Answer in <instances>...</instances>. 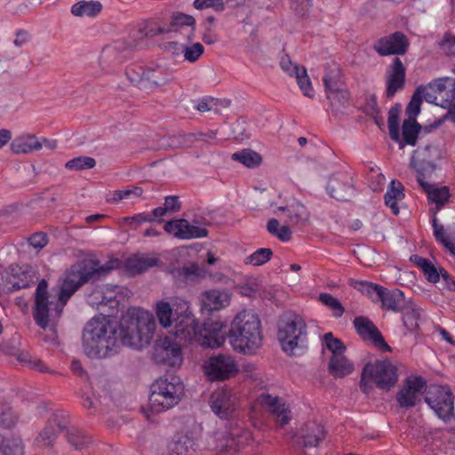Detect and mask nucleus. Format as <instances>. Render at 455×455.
Segmentation results:
<instances>
[{"label":"nucleus","instance_id":"20e7f679","mask_svg":"<svg viewBox=\"0 0 455 455\" xmlns=\"http://www.w3.org/2000/svg\"><path fill=\"white\" fill-rule=\"evenodd\" d=\"M221 333L228 338L233 349L243 355H253L262 345L261 322L257 315L250 311L239 312L231 322L228 332Z\"/></svg>","mask_w":455,"mask_h":455},{"label":"nucleus","instance_id":"c03bdc74","mask_svg":"<svg viewBox=\"0 0 455 455\" xmlns=\"http://www.w3.org/2000/svg\"><path fill=\"white\" fill-rule=\"evenodd\" d=\"M156 315L159 323L164 328L172 325L174 317V307L172 308L169 302L158 301L156 305Z\"/></svg>","mask_w":455,"mask_h":455},{"label":"nucleus","instance_id":"37998d69","mask_svg":"<svg viewBox=\"0 0 455 455\" xmlns=\"http://www.w3.org/2000/svg\"><path fill=\"white\" fill-rule=\"evenodd\" d=\"M170 45L172 46L175 50L181 49L182 52L184 53L185 60H188L191 63L196 62L204 54V47L200 43H196L190 46H188L180 44L177 42H171Z\"/></svg>","mask_w":455,"mask_h":455},{"label":"nucleus","instance_id":"49530a36","mask_svg":"<svg viewBox=\"0 0 455 455\" xmlns=\"http://www.w3.org/2000/svg\"><path fill=\"white\" fill-rule=\"evenodd\" d=\"M401 112V105L395 103L388 111L387 125L389 130V136L392 140H400V126H399V115Z\"/></svg>","mask_w":455,"mask_h":455},{"label":"nucleus","instance_id":"9d476101","mask_svg":"<svg viewBox=\"0 0 455 455\" xmlns=\"http://www.w3.org/2000/svg\"><path fill=\"white\" fill-rule=\"evenodd\" d=\"M203 371L211 382L225 381L235 377L239 371V367L231 355L219 353L204 361Z\"/></svg>","mask_w":455,"mask_h":455},{"label":"nucleus","instance_id":"5701e85b","mask_svg":"<svg viewBox=\"0 0 455 455\" xmlns=\"http://www.w3.org/2000/svg\"><path fill=\"white\" fill-rule=\"evenodd\" d=\"M230 297L227 291L220 290L205 291L201 295V311L203 314L219 311L229 305Z\"/></svg>","mask_w":455,"mask_h":455},{"label":"nucleus","instance_id":"a19ab883","mask_svg":"<svg viewBox=\"0 0 455 455\" xmlns=\"http://www.w3.org/2000/svg\"><path fill=\"white\" fill-rule=\"evenodd\" d=\"M231 159L239 162L248 168L259 166L262 162L261 156L251 148H244L235 152L231 156Z\"/></svg>","mask_w":455,"mask_h":455},{"label":"nucleus","instance_id":"f03ea898","mask_svg":"<svg viewBox=\"0 0 455 455\" xmlns=\"http://www.w3.org/2000/svg\"><path fill=\"white\" fill-rule=\"evenodd\" d=\"M118 264L117 259H112L104 265H101L98 259L82 260L72 265L65 273L56 300L50 299L48 282L42 279L36 289L32 307L36 324L44 331L49 329L55 332L64 307L70 298L83 285L100 280Z\"/></svg>","mask_w":455,"mask_h":455},{"label":"nucleus","instance_id":"ddd939ff","mask_svg":"<svg viewBox=\"0 0 455 455\" xmlns=\"http://www.w3.org/2000/svg\"><path fill=\"white\" fill-rule=\"evenodd\" d=\"M326 191L338 201H349L355 195L353 175L346 171L332 174L329 178Z\"/></svg>","mask_w":455,"mask_h":455},{"label":"nucleus","instance_id":"6e6d98bb","mask_svg":"<svg viewBox=\"0 0 455 455\" xmlns=\"http://www.w3.org/2000/svg\"><path fill=\"white\" fill-rule=\"evenodd\" d=\"M297 79V84L299 86V89L302 91L303 94L308 98H313V88L311 84L310 78L307 76V69L302 68L300 71L298 73V76H295Z\"/></svg>","mask_w":455,"mask_h":455},{"label":"nucleus","instance_id":"864d4df0","mask_svg":"<svg viewBox=\"0 0 455 455\" xmlns=\"http://www.w3.org/2000/svg\"><path fill=\"white\" fill-rule=\"evenodd\" d=\"M319 300L326 307H328L333 312V316L339 318L345 312V308L340 301L333 297L330 293H321L319 295Z\"/></svg>","mask_w":455,"mask_h":455},{"label":"nucleus","instance_id":"6e6552de","mask_svg":"<svg viewBox=\"0 0 455 455\" xmlns=\"http://www.w3.org/2000/svg\"><path fill=\"white\" fill-rule=\"evenodd\" d=\"M125 74L132 84L145 91H152L170 81L167 69L160 65L143 67L134 64L126 68Z\"/></svg>","mask_w":455,"mask_h":455},{"label":"nucleus","instance_id":"a18cd8bd","mask_svg":"<svg viewBox=\"0 0 455 455\" xmlns=\"http://www.w3.org/2000/svg\"><path fill=\"white\" fill-rule=\"evenodd\" d=\"M323 83L326 94L337 91L343 86L341 83V73L339 68H326L323 77Z\"/></svg>","mask_w":455,"mask_h":455},{"label":"nucleus","instance_id":"412c9836","mask_svg":"<svg viewBox=\"0 0 455 455\" xmlns=\"http://www.w3.org/2000/svg\"><path fill=\"white\" fill-rule=\"evenodd\" d=\"M174 282L178 287L192 286L205 278L206 270L197 263H190L172 271Z\"/></svg>","mask_w":455,"mask_h":455},{"label":"nucleus","instance_id":"de8ad7c7","mask_svg":"<svg viewBox=\"0 0 455 455\" xmlns=\"http://www.w3.org/2000/svg\"><path fill=\"white\" fill-rule=\"evenodd\" d=\"M434 236L439 243L443 244L452 255H455V244L449 239L443 225L437 222V218H432Z\"/></svg>","mask_w":455,"mask_h":455},{"label":"nucleus","instance_id":"0e129e2a","mask_svg":"<svg viewBox=\"0 0 455 455\" xmlns=\"http://www.w3.org/2000/svg\"><path fill=\"white\" fill-rule=\"evenodd\" d=\"M28 241L30 246L41 250L48 243V237L45 233L37 232L33 234Z\"/></svg>","mask_w":455,"mask_h":455},{"label":"nucleus","instance_id":"13d9d810","mask_svg":"<svg viewBox=\"0 0 455 455\" xmlns=\"http://www.w3.org/2000/svg\"><path fill=\"white\" fill-rule=\"evenodd\" d=\"M100 60L108 63H122L123 57L117 52V47L116 45H108L103 48Z\"/></svg>","mask_w":455,"mask_h":455},{"label":"nucleus","instance_id":"bf43d9fd","mask_svg":"<svg viewBox=\"0 0 455 455\" xmlns=\"http://www.w3.org/2000/svg\"><path fill=\"white\" fill-rule=\"evenodd\" d=\"M326 97L331 105L336 102L341 106H345L350 100V93L347 89L341 86L337 91L326 94Z\"/></svg>","mask_w":455,"mask_h":455},{"label":"nucleus","instance_id":"9b49d317","mask_svg":"<svg viewBox=\"0 0 455 455\" xmlns=\"http://www.w3.org/2000/svg\"><path fill=\"white\" fill-rule=\"evenodd\" d=\"M365 371L375 386L384 391H389L398 380V369L390 360H376L365 363Z\"/></svg>","mask_w":455,"mask_h":455},{"label":"nucleus","instance_id":"6ab92c4d","mask_svg":"<svg viewBox=\"0 0 455 455\" xmlns=\"http://www.w3.org/2000/svg\"><path fill=\"white\" fill-rule=\"evenodd\" d=\"M212 411L221 419H228L236 410L235 397L228 389H217L210 396Z\"/></svg>","mask_w":455,"mask_h":455},{"label":"nucleus","instance_id":"c85d7f7f","mask_svg":"<svg viewBox=\"0 0 455 455\" xmlns=\"http://www.w3.org/2000/svg\"><path fill=\"white\" fill-rule=\"evenodd\" d=\"M278 211L287 212L286 222L291 226H304L308 220L309 213L306 206L298 202L288 206H280Z\"/></svg>","mask_w":455,"mask_h":455},{"label":"nucleus","instance_id":"f704fd0d","mask_svg":"<svg viewBox=\"0 0 455 455\" xmlns=\"http://www.w3.org/2000/svg\"><path fill=\"white\" fill-rule=\"evenodd\" d=\"M410 260L423 272L429 283H436L440 281V268L437 269L428 259L419 255H412Z\"/></svg>","mask_w":455,"mask_h":455},{"label":"nucleus","instance_id":"2eb2a0df","mask_svg":"<svg viewBox=\"0 0 455 455\" xmlns=\"http://www.w3.org/2000/svg\"><path fill=\"white\" fill-rule=\"evenodd\" d=\"M181 344H178L170 337L157 340L154 347L152 358L156 363L174 367L182 362Z\"/></svg>","mask_w":455,"mask_h":455},{"label":"nucleus","instance_id":"58836bf2","mask_svg":"<svg viewBox=\"0 0 455 455\" xmlns=\"http://www.w3.org/2000/svg\"><path fill=\"white\" fill-rule=\"evenodd\" d=\"M420 188L427 194V199L437 206H443L451 196L450 190L446 186L435 188L434 185L427 183L421 184Z\"/></svg>","mask_w":455,"mask_h":455},{"label":"nucleus","instance_id":"4c0bfd02","mask_svg":"<svg viewBox=\"0 0 455 455\" xmlns=\"http://www.w3.org/2000/svg\"><path fill=\"white\" fill-rule=\"evenodd\" d=\"M102 4L99 1H79L72 5L71 13L76 17H96L102 11Z\"/></svg>","mask_w":455,"mask_h":455},{"label":"nucleus","instance_id":"b1692460","mask_svg":"<svg viewBox=\"0 0 455 455\" xmlns=\"http://www.w3.org/2000/svg\"><path fill=\"white\" fill-rule=\"evenodd\" d=\"M260 402L268 408V411L275 416L276 422L280 426H284L291 420V411L278 396H273L269 394H262Z\"/></svg>","mask_w":455,"mask_h":455},{"label":"nucleus","instance_id":"f3484780","mask_svg":"<svg viewBox=\"0 0 455 455\" xmlns=\"http://www.w3.org/2000/svg\"><path fill=\"white\" fill-rule=\"evenodd\" d=\"M196 19L189 14H186L180 12H173L170 17V22L163 26H158L156 30H151V36L179 33L181 32L185 28H190V32L188 35V40L193 41L195 37L196 30Z\"/></svg>","mask_w":455,"mask_h":455},{"label":"nucleus","instance_id":"f8f14e48","mask_svg":"<svg viewBox=\"0 0 455 455\" xmlns=\"http://www.w3.org/2000/svg\"><path fill=\"white\" fill-rule=\"evenodd\" d=\"M427 380L422 376H409L395 395L397 405L403 410L415 407L421 402L420 395L425 394Z\"/></svg>","mask_w":455,"mask_h":455},{"label":"nucleus","instance_id":"7ed1b4c3","mask_svg":"<svg viewBox=\"0 0 455 455\" xmlns=\"http://www.w3.org/2000/svg\"><path fill=\"white\" fill-rule=\"evenodd\" d=\"M172 327V332L180 343L196 341L204 347L217 348L225 342V336L221 333V330L226 327L224 323L208 318L199 325L188 302L183 299L174 304Z\"/></svg>","mask_w":455,"mask_h":455},{"label":"nucleus","instance_id":"473e14b6","mask_svg":"<svg viewBox=\"0 0 455 455\" xmlns=\"http://www.w3.org/2000/svg\"><path fill=\"white\" fill-rule=\"evenodd\" d=\"M42 148L43 143L35 135L17 138L11 144V149L15 154H28Z\"/></svg>","mask_w":455,"mask_h":455},{"label":"nucleus","instance_id":"7c9ffc66","mask_svg":"<svg viewBox=\"0 0 455 455\" xmlns=\"http://www.w3.org/2000/svg\"><path fill=\"white\" fill-rule=\"evenodd\" d=\"M403 191V185L400 181L393 180L389 183L387 192L384 196L385 204L392 210V212L395 215L399 213L397 202L404 198L405 195Z\"/></svg>","mask_w":455,"mask_h":455},{"label":"nucleus","instance_id":"052dcab7","mask_svg":"<svg viewBox=\"0 0 455 455\" xmlns=\"http://www.w3.org/2000/svg\"><path fill=\"white\" fill-rule=\"evenodd\" d=\"M193 6L196 10L211 8L218 12H223L225 10V3L223 0H195Z\"/></svg>","mask_w":455,"mask_h":455},{"label":"nucleus","instance_id":"c9c22d12","mask_svg":"<svg viewBox=\"0 0 455 455\" xmlns=\"http://www.w3.org/2000/svg\"><path fill=\"white\" fill-rule=\"evenodd\" d=\"M31 282V275L20 267H11L10 276L8 278V283L11 286L8 288L10 291H15L21 289L29 287Z\"/></svg>","mask_w":455,"mask_h":455},{"label":"nucleus","instance_id":"603ef678","mask_svg":"<svg viewBox=\"0 0 455 455\" xmlns=\"http://www.w3.org/2000/svg\"><path fill=\"white\" fill-rule=\"evenodd\" d=\"M414 168L417 172V181L421 187V184H427L425 180L426 176L431 175L436 169V165L432 161H427L425 159L419 160L414 164Z\"/></svg>","mask_w":455,"mask_h":455},{"label":"nucleus","instance_id":"c756f323","mask_svg":"<svg viewBox=\"0 0 455 455\" xmlns=\"http://www.w3.org/2000/svg\"><path fill=\"white\" fill-rule=\"evenodd\" d=\"M67 427L65 419H60L55 415L48 421L44 428L40 433V437L44 441V445H52L58 437L59 434L63 431Z\"/></svg>","mask_w":455,"mask_h":455},{"label":"nucleus","instance_id":"aec40b11","mask_svg":"<svg viewBox=\"0 0 455 455\" xmlns=\"http://www.w3.org/2000/svg\"><path fill=\"white\" fill-rule=\"evenodd\" d=\"M354 326L357 334L364 340H371L375 347L384 352H390V346L385 341L381 332L374 323L366 316H356Z\"/></svg>","mask_w":455,"mask_h":455},{"label":"nucleus","instance_id":"423d86ee","mask_svg":"<svg viewBox=\"0 0 455 455\" xmlns=\"http://www.w3.org/2000/svg\"><path fill=\"white\" fill-rule=\"evenodd\" d=\"M183 391V384L177 378H172L170 381L164 378L156 379L150 387V411L160 413L174 407L180 401Z\"/></svg>","mask_w":455,"mask_h":455},{"label":"nucleus","instance_id":"09e8293b","mask_svg":"<svg viewBox=\"0 0 455 455\" xmlns=\"http://www.w3.org/2000/svg\"><path fill=\"white\" fill-rule=\"evenodd\" d=\"M289 226L287 224L280 227L279 221L276 219H270L267 223V230L280 241L288 242L291 239V231Z\"/></svg>","mask_w":455,"mask_h":455},{"label":"nucleus","instance_id":"1a4fd4ad","mask_svg":"<svg viewBox=\"0 0 455 455\" xmlns=\"http://www.w3.org/2000/svg\"><path fill=\"white\" fill-rule=\"evenodd\" d=\"M455 396L448 386L430 385L425 390L424 401L443 422L455 419Z\"/></svg>","mask_w":455,"mask_h":455},{"label":"nucleus","instance_id":"680f3d73","mask_svg":"<svg viewBox=\"0 0 455 455\" xmlns=\"http://www.w3.org/2000/svg\"><path fill=\"white\" fill-rule=\"evenodd\" d=\"M153 217L148 212H140L133 216L124 217V222L131 228L136 230L138 225L145 222H152Z\"/></svg>","mask_w":455,"mask_h":455},{"label":"nucleus","instance_id":"f257e3e1","mask_svg":"<svg viewBox=\"0 0 455 455\" xmlns=\"http://www.w3.org/2000/svg\"><path fill=\"white\" fill-rule=\"evenodd\" d=\"M155 330L154 315L139 307L129 309L118 323L94 317L83 331L84 352L101 359L116 355L122 346L140 349L150 343Z\"/></svg>","mask_w":455,"mask_h":455},{"label":"nucleus","instance_id":"e2e57ef3","mask_svg":"<svg viewBox=\"0 0 455 455\" xmlns=\"http://www.w3.org/2000/svg\"><path fill=\"white\" fill-rule=\"evenodd\" d=\"M281 68L287 73L290 76H298V73L302 69L300 67L293 63L289 55L285 54L281 58L280 60Z\"/></svg>","mask_w":455,"mask_h":455},{"label":"nucleus","instance_id":"39448f33","mask_svg":"<svg viewBox=\"0 0 455 455\" xmlns=\"http://www.w3.org/2000/svg\"><path fill=\"white\" fill-rule=\"evenodd\" d=\"M277 339L289 356H300L307 350V326L301 315L286 312L277 323Z\"/></svg>","mask_w":455,"mask_h":455},{"label":"nucleus","instance_id":"72a5a7b5","mask_svg":"<svg viewBox=\"0 0 455 455\" xmlns=\"http://www.w3.org/2000/svg\"><path fill=\"white\" fill-rule=\"evenodd\" d=\"M66 439L69 445L76 451H83L90 447L92 438L84 430L70 427L66 433Z\"/></svg>","mask_w":455,"mask_h":455},{"label":"nucleus","instance_id":"393cba45","mask_svg":"<svg viewBox=\"0 0 455 455\" xmlns=\"http://www.w3.org/2000/svg\"><path fill=\"white\" fill-rule=\"evenodd\" d=\"M423 98L427 102L435 103L437 100V97L431 92L427 91V88L423 85H419L415 90L409 104L406 107V119L416 120V116L420 112V106L422 104Z\"/></svg>","mask_w":455,"mask_h":455},{"label":"nucleus","instance_id":"338daca9","mask_svg":"<svg viewBox=\"0 0 455 455\" xmlns=\"http://www.w3.org/2000/svg\"><path fill=\"white\" fill-rule=\"evenodd\" d=\"M164 207L168 212H175L180 211V203L176 196H168L164 199Z\"/></svg>","mask_w":455,"mask_h":455},{"label":"nucleus","instance_id":"4468645a","mask_svg":"<svg viewBox=\"0 0 455 455\" xmlns=\"http://www.w3.org/2000/svg\"><path fill=\"white\" fill-rule=\"evenodd\" d=\"M410 46L408 37L402 31H395L377 39L372 48L379 56L404 55Z\"/></svg>","mask_w":455,"mask_h":455},{"label":"nucleus","instance_id":"a211bd4d","mask_svg":"<svg viewBox=\"0 0 455 455\" xmlns=\"http://www.w3.org/2000/svg\"><path fill=\"white\" fill-rule=\"evenodd\" d=\"M164 229L174 237L183 240L203 238L208 236L209 231L204 228L190 223L186 219L168 220Z\"/></svg>","mask_w":455,"mask_h":455},{"label":"nucleus","instance_id":"dca6fc26","mask_svg":"<svg viewBox=\"0 0 455 455\" xmlns=\"http://www.w3.org/2000/svg\"><path fill=\"white\" fill-rule=\"evenodd\" d=\"M385 80V96L388 100H392L398 92L404 89L406 83V68L398 57H395L387 67Z\"/></svg>","mask_w":455,"mask_h":455},{"label":"nucleus","instance_id":"2f4dec72","mask_svg":"<svg viewBox=\"0 0 455 455\" xmlns=\"http://www.w3.org/2000/svg\"><path fill=\"white\" fill-rule=\"evenodd\" d=\"M400 313L403 315V325L409 331H414L419 329L421 309L412 299H409L407 300V304Z\"/></svg>","mask_w":455,"mask_h":455},{"label":"nucleus","instance_id":"4be33fe9","mask_svg":"<svg viewBox=\"0 0 455 455\" xmlns=\"http://www.w3.org/2000/svg\"><path fill=\"white\" fill-rule=\"evenodd\" d=\"M453 84H455V79L448 76L440 77L432 80L428 83L427 88V91L431 92L435 95L437 98V94L440 97V102H435L436 105L441 106L443 108L448 109L447 112H450L454 105H455V99L453 102H451L450 106H446L444 103L446 100L451 99V94L453 92Z\"/></svg>","mask_w":455,"mask_h":455},{"label":"nucleus","instance_id":"774afa93","mask_svg":"<svg viewBox=\"0 0 455 455\" xmlns=\"http://www.w3.org/2000/svg\"><path fill=\"white\" fill-rule=\"evenodd\" d=\"M442 277L446 288L449 291H455V281L452 276L443 267H440V278Z\"/></svg>","mask_w":455,"mask_h":455},{"label":"nucleus","instance_id":"3c124183","mask_svg":"<svg viewBox=\"0 0 455 455\" xmlns=\"http://www.w3.org/2000/svg\"><path fill=\"white\" fill-rule=\"evenodd\" d=\"M96 165V160L91 156H80L68 161L65 167L70 171H83L92 169Z\"/></svg>","mask_w":455,"mask_h":455},{"label":"nucleus","instance_id":"bb28decb","mask_svg":"<svg viewBox=\"0 0 455 455\" xmlns=\"http://www.w3.org/2000/svg\"><path fill=\"white\" fill-rule=\"evenodd\" d=\"M196 440L189 435H179L169 444L170 455H196Z\"/></svg>","mask_w":455,"mask_h":455},{"label":"nucleus","instance_id":"0eeeda50","mask_svg":"<svg viewBox=\"0 0 455 455\" xmlns=\"http://www.w3.org/2000/svg\"><path fill=\"white\" fill-rule=\"evenodd\" d=\"M359 290L374 303L380 302L383 310L399 313L407 304L404 292L398 288L388 289L380 284L360 281Z\"/></svg>","mask_w":455,"mask_h":455},{"label":"nucleus","instance_id":"8fccbe9b","mask_svg":"<svg viewBox=\"0 0 455 455\" xmlns=\"http://www.w3.org/2000/svg\"><path fill=\"white\" fill-rule=\"evenodd\" d=\"M273 256V251L270 248H259L254 252L247 256L243 259L245 265H251L254 267L262 266L268 262Z\"/></svg>","mask_w":455,"mask_h":455},{"label":"nucleus","instance_id":"5fc2aeb1","mask_svg":"<svg viewBox=\"0 0 455 455\" xmlns=\"http://www.w3.org/2000/svg\"><path fill=\"white\" fill-rule=\"evenodd\" d=\"M323 343L325 347L331 352V355H342L347 349L344 342L335 338L332 332H327L323 335Z\"/></svg>","mask_w":455,"mask_h":455},{"label":"nucleus","instance_id":"4d7b16f0","mask_svg":"<svg viewBox=\"0 0 455 455\" xmlns=\"http://www.w3.org/2000/svg\"><path fill=\"white\" fill-rule=\"evenodd\" d=\"M440 51L447 56H455V36L447 32L438 42Z\"/></svg>","mask_w":455,"mask_h":455},{"label":"nucleus","instance_id":"79ce46f5","mask_svg":"<svg viewBox=\"0 0 455 455\" xmlns=\"http://www.w3.org/2000/svg\"><path fill=\"white\" fill-rule=\"evenodd\" d=\"M0 452L3 455H24V445L19 437H4L0 435Z\"/></svg>","mask_w":455,"mask_h":455},{"label":"nucleus","instance_id":"ea45409f","mask_svg":"<svg viewBox=\"0 0 455 455\" xmlns=\"http://www.w3.org/2000/svg\"><path fill=\"white\" fill-rule=\"evenodd\" d=\"M162 261L157 257H138L127 262L129 269L137 274H142L154 267H159Z\"/></svg>","mask_w":455,"mask_h":455},{"label":"nucleus","instance_id":"a878e982","mask_svg":"<svg viewBox=\"0 0 455 455\" xmlns=\"http://www.w3.org/2000/svg\"><path fill=\"white\" fill-rule=\"evenodd\" d=\"M354 370V363L344 354L331 356L328 371L334 379H341L350 375Z\"/></svg>","mask_w":455,"mask_h":455},{"label":"nucleus","instance_id":"cd10ccee","mask_svg":"<svg viewBox=\"0 0 455 455\" xmlns=\"http://www.w3.org/2000/svg\"><path fill=\"white\" fill-rule=\"evenodd\" d=\"M422 126L417 120L404 119L402 124V135H400L399 148H403L404 145L415 146Z\"/></svg>","mask_w":455,"mask_h":455},{"label":"nucleus","instance_id":"69168bd1","mask_svg":"<svg viewBox=\"0 0 455 455\" xmlns=\"http://www.w3.org/2000/svg\"><path fill=\"white\" fill-rule=\"evenodd\" d=\"M380 109L378 105L377 96L375 94H371L367 100L364 106V112L367 116L377 115Z\"/></svg>","mask_w":455,"mask_h":455},{"label":"nucleus","instance_id":"e433bc0d","mask_svg":"<svg viewBox=\"0 0 455 455\" xmlns=\"http://www.w3.org/2000/svg\"><path fill=\"white\" fill-rule=\"evenodd\" d=\"M326 433L323 426L313 423L307 426V433L301 436V444L305 448L316 447L325 438Z\"/></svg>","mask_w":455,"mask_h":455}]
</instances>
